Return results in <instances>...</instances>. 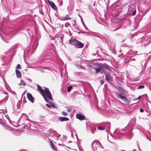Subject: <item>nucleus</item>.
<instances>
[{"instance_id": "61", "label": "nucleus", "mask_w": 151, "mask_h": 151, "mask_svg": "<svg viewBox=\"0 0 151 151\" xmlns=\"http://www.w3.org/2000/svg\"><path fill=\"white\" fill-rule=\"evenodd\" d=\"M29 81H31V80L30 79Z\"/></svg>"}, {"instance_id": "41", "label": "nucleus", "mask_w": 151, "mask_h": 151, "mask_svg": "<svg viewBox=\"0 0 151 151\" xmlns=\"http://www.w3.org/2000/svg\"><path fill=\"white\" fill-rule=\"evenodd\" d=\"M66 111L68 112H70L71 111V109H68L66 110Z\"/></svg>"}, {"instance_id": "55", "label": "nucleus", "mask_w": 151, "mask_h": 151, "mask_svg": "<svg viewBox=\"0 0 151 151\" xmlns=\"http://www.w3.org/2000/svg\"><path fill=\"white\" fill-rule=\"evenodd\" d=\"M142 18H141V19L139 20V21H140L141 20Z\"/></svg>"}, {"instance_id": "44", "label": "nucleus", "mask_w": 151, "mask_h": 151, "mask_svg": "<svg viewBox=\"0 0 151 151\" xmlns=\"http://www.w3.org/2000/svg\"><path fill=\"white\" fill-rule=\"evenodd\" d=\"M69 25V23H67V24H65V27H68V25Z\"/></svg>"}, {"instance_id": "4", "label": "nucleus", "mask_w": 151, "mask_h": 151, "mask_svg": "<svg viewBox=\"0 0 151 151\" xmlns=\"http://www.w3.org/2000/svg\"><path fill=\"white\" fill-rule=\"evenodd\" d=\"M48 2L49 5L51 7L52 9L55 10H57L58 8L55 4L52 1H50L49 0H47Z\"/></svg>"}, {"instance_id": "3", "label": "nucleus", "mask_w": 151, "mask_h": 151, "mask_svg": "<svg viewBox=\"0 0 151 151\" xmlns=\"http://www.w3.org/2000/svg\"><path fill=\"white\" fill-rule=\"evenodd\" d=\"M116 94L117 95V97L118 98L121 99L122 100L124 101L127 104L129 103V100L126 97L125 94L123 89L121 91L120 93H117Z\"/></svg>"}, {"instance_id": "45", "label": "nucleus", "mask_w": 151, "mask_h": 151, "mask_svg": "<svg viewBox=\"0 0 151 151\" xmlns=\"http://www.w3.org/2000/svg\"><path fill=\"white\" fill-rule=\"evenodd\" d=\"M119 57L122 58L123 57V55L122 54L120 55H119Z\"/></svg>"}, {"instance_id": "6", "label": "nucleus", "mask_w": 151, "mask_h": 151, "mask_svg": "<svg viewBox=\"0 0 151 151\" xmlns=\"http://www.w3.org/2000/svg\"><path fill=\"white\" fill-rule=\"evenodd\" d=\"M76 117L80 120H84L85 118V116L81 114H77L76 115Z\"/></svg>"}, {"instance_id": "11", "label": "nucleus", "mask_w": 151, "mask_h": 151, "mask_svg": "<svg viewBox=\"0 0 151 151\" xmlns=\"http://www.w3.org/2000/svg\"><path fill=\"white\" fill-rule=\"evenodd\" d=\"M78 41V40H77L75 39H70L69 40L70 43L73 45H74L75 46L76 44L77 43Z\"/></svg>"}, {"instance_id": "35", "label": "nucleus", "mask_w": 151, "mask_h": 151, "mask_svg": "<svg viewBox=\"0 0 151 151\" xmlns=\"http://www.w3.org/2000/svg\"><path fill=\"white\" fill-rule=\"evenodd\" d=\"M104 39L105 40V41L107 42V44L108 45H109V40H108V39H106L105 37H104Z\"/></svg>"}, {"instance_id": "53", "label": "nucleus", "mask_w": 151, "mask_h": 151, "mask_svg": "<svg viewBox=\"0 0 151 151\" xmlns=\"http://www.w3.org/2000/svg\"><path fill=\"white\" fill-rule=\"evenodd\" d=\"M110 123H108L107 124V125H108V126H109V125H110Z\"/></svg>"}, {"instance_id": "26", "label": "nucleus", "mask_w": 151, "mask_h": 151, "mask_svg": "<svg viewBox=\"0 0 151 151\" xmlns=\"http://www.w3.org/2000/svg\"><path fill=\"white\" fill-rule=\"evenodd\" d=\"M136 12V9L135 8L134 10L133 11V12H132V14H130L131 16H134L135 15Z\"/></svg>"}, {"instance_id": "40", "label": "nucleus", "mask_w": 151, "mask_h": 151, "mask_svg": "<svg viewBox=\"0 0 151 151\" xmlns=\"http://www.w3.org/2000/svg\"><path fill=\"white\" fill-rule=\"evenodd\" d=\"M83 34H88V32H86L81 31V32Z\"/></svg>"}, {"instance_id": "34", "label": "nucleus", "mask_w": 151, "mask_h": 151, "mask_svg": "<svg viewBox=\"0 0 151 151\" xmlns=\"http://www.w3.org/2000/svg\"><path fill=\"white\" fill-rule=\"evenodd\" d=\"M97 143L96 142H95L94 141H93L92 142V147L93 148V149H94V148L93 147V145H94V144H96Z\"/></svg>"}, {"instance_id": "36", "label": "nucleus", "mask_w": 151, "mask_h": 151, "mask_svg": "<svg viewBox=\"0 0 151 151\" xmlns=\"http://www.w3.org/2000/svg\"><path fill=\"white\" fill-rule=\"evenodd\" d=\"M129 60H134V61L135 59L134 58H133L131 56V57H130L129 59Z\"/></svg>"}, {"instance_id": "51", "label": "nucleus", "mask_w": 151, "mask_h": 151, "mask_svg": "<svg viewBox=\"0 0 151 151\" xmlns=\"http://www.w3.org/2000/svg\"><path fill=\"white\" fill-rule=\"evenodd\" d=\"M147 138L148 139L151 141V139H150L148 137H147Z\"/></svg>"}, {"instance_id": "62", "label": "nucleus", "mask_w": 151, "mask_h": 151, "mask_svg": "<svg viewBox=\"0 0 151 151\" xmlns=\"http://www.w3.org/2000/svg\"><path fill=\"white\" fill-rule=\"evenodd\" d=\"M29 81H31V80L30 79Z\"/></svg>"}, {"instance_id": "24", "label": "nucleus", "mask_w": 151, "mask_h": 151, "mask_svg": "<svg viewBox=\"0 0 151 151\" xmlns=\"http://www.w3.org/2000/svg\"><path fill=\"white\" fill-rule=\"evenodd\" d=\"M97 129L99 130H103L105 129V128L104 127L99 126L98 127Z\"/></svg>"}, {"instance_id": "14", "label": "nucleus", "mask_w": 151, "mask_h": 151, "mask_svg": "<svg viewBox=\"0 0 151 151\" xmlns=\"http://www.w3.org/2000/svg\"><path fill=\"white\" fill-rule=\"evenodd\" d=\"M60 120L61 122L68 121L69 120L68 118L65 117H59Z\"/></svg>"}, {"instance_id": "33", "label": "nucleus", "mask_w": 151, "mask_h": 151, "mask_svg": "<svg viewBox=\"0 0 151 151\" xmlns=\"http://www.w3.org/2000/svg\"><path fill=\"white\" fill-rule=\"evenodd\" d=\"M144 87H145V86L144 85L140 86L138 87L137 89H139L142 88H143Z\"/></svg>"}, {"instance_id": "29", "label": "nucleus", "mask_w": 151, "mask_h": 151, "mask_svg": "<svg viewBox=\"0 0 151 151\" xmlns=\"http://www.w3.org/2000/svg\"><path fill=\"white\" fill-rule=\"evenodd\" d=\"M62 114L64 116H66L68 115V113L64 111H63L62 112Z\"/></svg>"}, {"instance_id": "52", "label": "nucleus", "mask_w": 151, "mask_h": 151, "mask_svg": "<svg viewBox=\"0 0 151 151\" xmlns=\"http://www.w3.org/2000/svg\"><path fill=\"white\" fill-rule=\"evenodd\" d=\"M25 114L24 113H23L22 115V116H23V115H25Z\"/></svg>"}, {"instance_id": "16", "label": "nucleus", "mask_w": 151, "mask_h": 151, "mask_svg": "<svg viewBox=\"0 0 151 151\" xmlns=\"http://www.w3.org/2000/svg\"><path fill=\"white\" fill-rule=\"evenodd\" d=\"M26 34H28L30 37L33 36L32 32L30 30L27 29L26 30Z\"/></svg>"}, {"instance_id": "2", "label": "nucleus", "mask_w": 151, "mask_h": 151, "mask_svg": "<svg viewBox=\"0 0 151 151\" xmlns=\"http://www.w3.org/2000/svg\"><path fill=\"white\" fill-rule=\"evenodd\" d=\"M125 131V129H116L114 132V133L118 138H119L120 137V135H123L124 134L128 139L131 138L133 136V134L130 131H129L126 133H124Z\"/></svg>"}, {"instance_id": "25", "label": "nucleus", "mask_w": 151, "mask_h": 151, "mask_svg": "<svg viewBox=\"0 0 151 151\" xmlns=\"http://www.w3.org/2000/svg\"><path fill=\"white\" fill-rule=\"evenodd\" d=\"M51 103V106L52 108H57V105L52 102H50Z\"/></svg>"}, {"instance_id": "58", "label": "nucleus", "mask_w": 151, "mask_h": 151, "mask_svg": "<svg viewBox=\"0 0 151 151\" xmlns=\"http://www.w3.org/2000/svg\"><path fill=\"white\" fill-rule=\"evenodd\" d=\"M24 101V102H25V101Z\"/></svg>"}, {"instance_id": "23", "label": "nucleus", "mask_w": 151, "mask_h": 151, "mask_svg": "<svg viewBox=\"0 0 151 151\" xmlns=\"http://www.w3.org/2000/svg\"><path fill=\"white\" fill-rule=\"evenodd\" d=\"M22 85L23 86H25L26 85L25 82L22 80H21L20 83L19 84V85Z\"/></svg>"}, {"instance_id": "46", "label": "nucleus", "mask_w": 151, "mask_h": 151, "mask_svg": "<svg viewBox=\"0 0 151 151\" xmlns=\"http://www.w3.org/2000/svg\"><path fill=\"white\" fill-rule=\"evenodd\" d=\"M27 125L28 127H30L31 125V124L30 123H28L27 124Z\"/></svg>"}, {"instance_id": "57", "label": "nucleus", "mask_w": 151, "mask_h": 151, "mask_svg": "<svg viewBox=\"0 0 151 151\" xmlns=\"http://www.w3.org/2000/svg\"><path fill=\"white\" fill-rule=\"evenodd\" d=\"M124 45L125 46H126V45Z\"/></svg>"}, {"instance_id": "15", "label": "nucleus", "mask_w": 151, "mask_h": 151, "mask_svg": "<svg viewBox=\"0 0 151 151\" xmlns=\"http://www.w3.org/2000/svg\"><path fill=\"white\" fill-rule=\"evenodd\" d=\"M17 45H14L12 47L10 50H9V52H15V50H14V49L17 48Z\"/></svg>"}, {"instance_id": "54", "label": "nucleus", "mask_w": 151, "mask_h": 151, "mask_svg": "<svg viewBox=\"0 0 151 151\" xmlns=\"http://www.w3.org/2000/svg\"><path fill=\"white\" fill-rule=\"evenodd\" d=\"M63 38V36H61V37H60L61 39Z\"/></svg>"}, {"instance_id": "13", "label": "nucleus", "mask_w": 151, "mask_h": 151, "mask_svg": "<svg viewBox=\"0 0 151 151\" xmlns=\"http://www.w3.org/2000/svg\"><path fill=\"white\" fill-rule=\"evenodd\" d=\"M8 96L7 95L3 99L0 100V105L6 102L8 99Z\"/></svg>"}, {"instance_id": "56", "label": "nucleus", "mask_w": 151, "mask_h": 151, "mask_svg": "<svg viewBox=\"0 0 151 151\" xmlns=\"http://www.w3.org/2000/svg\"><path fill=\"white\" fill-rule=\"evenodd\" d=\"M133 151H136V150H133Z\"/></svg>"}, {"instance_id": "12", "label": "nucleus", "mask_w": 151, "mask_h": 151, "mask_svg": "<svg viewBox=\"0 0 151 151\" xmlns=\"http://www.w3.org/2000/svg\"><path fill=\"white\" fill-rule=\"evenodd\" d=\"M49 145H50V146L51 147V148L53 150L56 151L57 150V149L54 145V144L53 142L51 141H50V142L49 143Z\"/></svg>"}, {"instance_id": "31", "label": "nucleus", "mask_w": 151, "mask_h": 151, "mask_svg": "<svg viewBox=\"0 0 151 151\" xmlns=\"http://www.w3.org/2000/svg\"><path fill=\"white\" fill-rule=\"evenodd\" d=\"M21 67L20 65L19 64H18L17 66V67L16 68V69H21Z\"/></svg>"}, {"instance_id": "39", "label": "nucleus", "mask_w": 151, "mask_h": 151, "mask_svg": "<svg viewBox=\"0 0 151 151\" xmlns=\"http://www.w3.org/2000/svg\"><path fill=\"white\" fill-rule=\"evenodd\" d=\"M140 111L141 112H143L144 111V110L142 108H141L140 109Z\"/></svg>"}, {"instance_id": "18", "label": "nucleus", "mask_w": 151, "mask_h": 151, "mask_svg": "<svg viewBox=\"0 0 151 151\" xmlns=\"http://www.w3.org/2000/svg\"><path fill=\"white\" fill-rule=\"evenodd\" d=\"M99 67L96 68L95 69V70L96 71L95 73L96 74H97L99 72H100V71L102 70V68L101 67L99 66Z\"/></svg>"}, {"instance_id": "21", "label": "nucleus", "mask_w": 151, "mask_h": 151, "mask_svg": "<svg viewBox=\"0 0 151 151\" xmlns=\"http://www.w3.org/2000/svg\"><path fill=\"white\" fill-rule=\"evenodd\" d=\"M75 65L76 66V67L79 69H80L81 68L84 69V66H81L78 64H75Z\"/></svg>"}, {"instance_id": "27", "label": "nucleus", "mask_w": 151, "mask_h": 151, "mask_svg": "<svg viewBox=\"0 0 151 151\" xmlns=\"http://www.w3.org/2000/svg\"><path fill=\"white\" fill-rule=\"evenodd\" d=\"M64 18V20H68L71 19V18H70L69 17V16L68 15H66L65 17Z\"/></svg>"}, {"instance_id": "10", "label": "nucleus", "mask_w": 151, "mask_h": 151, "mask_svg": "<svg viewBox=\"0 0 151 151\" xmlns=\"http://www.w3.org/2000/svg\"><path fill=\"white\" fill-rule=\"evenodd\" d=\"M89 33H90V35H91L92 36H94L98 37H99L101 39H102V38L101 37L100 35L99 34L97 33H95L93 32H89Z\"/></svg>"}, {"instance_id": "48", "label": "nucleus", "mask_w": 151, "mask_h": 151, "mask_svg": "<svg viewBox=\"0 0 151 151\" xmlns=\"http://www.w3.org/2000/svg\"><path fill=\"white\" fill-rule=\"evenodd\" d=\"M138 15L137 16H136V17L135 18L136 20H138Z\"/></svg>"}, {"instance_id": "8", "label": "nucleus", "mask_w": 151, "mask_h": 151, "mask_svg": "<svg viewBox=\"0 0 151 151\" xmlns=\"http://www.w3.org/2000/svg\"><path fill=\"white\" fill-rule=\"evenodd\" d=\"M99 66L101 67L102 68H105L107 70H109L110 69L109 66L106 64H101L99 65Z\"/></svg>"}, {"instance_id": "49", "label": "nucleus", "mask_w": 151, "mask_h": 151, "mask_svg": "<svg viewBox=\"0 0 151 151\" xmlns=\"http://www.w3.org/2000/svg\"><path fill=\"white\" fill-rule=\"evenodd\" d=\"M146 111H147L149 113H150L151 112V111H150V110H147V111L146 110Z\"/></svg>"}, {"instance_id": "9", "label": "nucleus", "mask_w": 151, "mask_h": 151, "mask_svg": "<svg viewBox=\"0 0 151 151\" xmlns=\"http://www.w3.org/2000/svg\"><path fill=\"white\" fill-rule=\"evenodd\" d=\"M84 44L81 42L78 41L77 43L75 45V47L77 48H81L83 47Z\"/></svg>"}, {"instance_id": "60", "label": "nucleus", "mask_w": 151, "mask_h": 151, "mask_svg": "<svg viewBox=\"0 0 151 151\" xmlns=\"http://www.w3.org/2000/svg\"><path fill=\"white\" fill-rule=\"evenodd\" d=\"M116 30V29L114 30V31Z\"/></svg>"}, {"instance_id": "47", "label": "nucleus", "mask_w": 151, "mask_h": 151, "mask_svg": "<svg viewBox=\"0 0 151 151\" xmlns=\"http://www.w3.org/2000/svg\"><path fill=\"white\" fill-rule=\"evenodd\" d=\"M98 143H99V144L101 146V147H102V148H104V147H103V146L101 144L100 142H98Z\"/></svg>"}, {"instance_id": "28", "label": "nucleus", "mask_w": 151, "mask_h": 151, "mask_svg": "<svg viewBox=\"0 0 151 151\" xmlns=\"http://www.w3.org/2000/svg\"><path fill=\"white\" fill-rule=\"evenodd\" d=\"M72 87L71 86H69L67 88V91L68 92H70L71 89H72Z\"/></svg>"}, {"instance_id": "42", "label": "nucleus", "mask_w": 151, "mask_h": 151, "mask_svg": "<svg viewBox=\"0 0 151 151\" xmlns=\"http://www.w3.org/2000/svg\"><path fill=\"white\" fill-rule=\"evenodd\" d=\"M104 81L103 80L101 81H100V83H101V85L103 84L104 83Z\"/></svg>"}, {"instance_id": "22", "label": "nucleus", "mask_w": 151, "mask_h": 151, "mask_svg": "<svg viewBox=\"0 0 151 151\" xmlns=\"http://www.w3.org/2000/svg\"><path fill=\"white\" fill-rule=\"evenodd\" d=\"M127 54L128 55H130L131 57L133 55H134V53L132 52V50L129 51L127 52Z\"/></svg>"}, {"instance_id": "63", "label": "nucleus", "mask_w": 151, "mask_h": 151, "mask_svg": "<svg viewBox=\"0 0 151 151\" xmlns=\"http://www.w3.org/2000/svg\"><path fill=\"white\" fill-rule=\"evenodd\" d=\"M61 76L62 77V75L61 74Z\"/></svg>"}, {"instance_id": "5", "label": "nucleus", "mask_w": 151, "mask_h": 151, "mask_svg": "<svg viewBox=\"0 0 151 151\" xmlns=\"http://www.w3.org/2000/svg\"><path fill=\"white\" fill-rule=\"evenodd\" d=\"M134 5L132 4L129 5V9L128 12V13L131 14L133 11L134 10Z\"/></svg>"}, {"instance_id": "50", "label": "nucleus", "mask_w": 151, "mask_h": 151, "mask_svg": "<svg viewBox=\"0 0 151 151\" xmlns=\"http://www.w3.org/2000/svg\"><path fill=\"white\" fill-rule=\"evenodd\" d=\"M140 96H139L136 100L139 99L140 98Z\"/></svg>"}, {"instance_id": "59", "label": "nucleus", "mask_w": 151, "mask_h": 151, "mask_svg": "<svg viewBox=\"0 0 151 151\" xmlns=\"http://www.w3.org/2000/svg\"><path fill=\"white\" fill-rule=\"evenodd\" d=\"M24 101V102H25V101Z\"/></svg>"}, {"instance_id": "1", "label": "nucleus", "mask_w": 151, "mask_h": 151, "mask_svg": "<svg viewBox=\"0 0 151 151\" xmlns=\"http://www.w3.org/2000/svg\"><path fill=\"white\" fill-rule=\"evenodd\" d=\"M37 90L40 92V94L47 102H48L49 101L48 98L50 100H53L51 93L48 88L45 87V89H43L39 85H37Z\"/></svg>"}, {"instance_id": "37", "label": "nucleus", "mask_w": 151, "mask_h": 151, "mask_svg": "<svg viewBox=\"0 0 151 151\" xmlns=\"http://www.w3.org/2000/svg\"><path fill=\"white\" fill-rule=\"evenodd\" d=\"M83 24V26H84L85 29L88 31V28H87V27L85 26V24Z\"/></svg>"}, {"instance_id": "20", "label": "nucleus", "mask_w": 151, "mask_h": 151, "mask_svg": "<svg viewBox=\"0 0 151 151\" xmlns=\"http://www.w3.org/2000/svg\"><path fill=\"white\" fill-rule=\"evenodd\" d=\"M106 80V81L109 82V81L110 80V77L107 74L105 75Z\"/></svg>"}, {"instance_id": "38", "label": "nucleus", "mask_w": 151, "mask_h": 151, "mask_svg": "<svg viewBox=\"0 0 151 151\" xmlns=\"http://www.w3.org/2000/svg\"><path fill=\"white\" fill-rule=\"evenodd\" d=\"M59 19L60 20H64V17H60L59 18Z\"/></svg>"}, {"instance_id": "7", "label": "nucleus", "mask_w": 151, "mask_h": 151, "mask_svg": "<svg viewBox=\"0 0 151 151\" xmlns=\"http://www.w3.org/2000/svg\"><path fill=\"white\" fill-rule=\"evenodd\" d=\"M27 97L29 100L32 103H33L34 102L32 94L29 93H27Z\"/></svg>"}, {"instance_id": "19", "label": "nucleus", "mask_w": 151, "mask_h": 151, "mask_svg": "<svg viewBox=\"0 0 151 151\" xmlns=\"http://www.w3.org/2000/svg\"><path fill=\"white\" fill-rule=\"evenodd\" d=\"M90 129L92 134H94V132L96 130V127L94 126H91L90 127Z\"/></svg>"}, {"instance_id": "32", "label": "nucleus", "mask_w": 151, "mask_h": 151, "mask_svg": "<svg viewBox=\"0 0 151 151\" xmlns=\"http://www.w3.org/2000/svg\"><path fill=\"white\" fill-rule=\"evenodd\" d=\"M18 108L17 105L16 106V105H14L13 107V109H17Z\"/></svg>"}, {"instance_id": "30", "label": "nucleus", "mask_w": 151, "mask_h": 151, "mask_svg": "<svg viewBox=\"0 0 151 151\" xmlns=\"http://www.w3.org/2000/svg\"><path fill=\"white\" fill-rule=\"evenodd\" d=\"M3 115L2 113H0V121L3 119Z\"/></svg>"}, {"instance_id": "17", "label": "nucleus", "mask_w": 151, "mask_h": 151, "mask_svg": "<svg viewBox=\"0 0 151 151\" xmlns=\"http://www.w3.org/2000/svg\"><path fill=\"white\" fill-rule=\"evenodd\" d=\"M16 76L18 78H20L21 77V72L18 70H16Z\"/></svg>"}, {"instance_id": "43", "label": "nucleus", "mask_w": 151, "mask_h": 151, "mask_svg": "<svg viewBox=\"0 0 151 151\" xmlns=\"http://www.w3.org/2000/svg\"><path fill=\"white\" fill-rule=\"evenodd\" d=\"M45 105L47 106L48 107H49V108H51V106H50V105H49L48 104H46Z\"/></svg>"}]
</instances>
